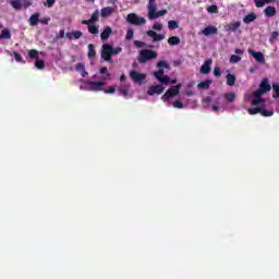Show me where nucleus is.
<instances>
[{"instance_id": "1", "label": "nucleus", "mask_w": 279, "mask_h": 279, "mask_svg": "<svg viewBox=\"0 0 279 279\" xmlns=\"http://www.w3.org/2000/svg\"><path fill=\"white\" fill-rule=\"evenodd\" d=\"M158 58V52L151 49H143L140 51L138 62L140 64H145L149 60H156Z\"/></svg>"}, {"instance_id": "2", "label": "nucleus", "mask_w": 279, "mask_h": 279, "mask_svg": "<svg viewBox=\"0 0 279 279\" xmlns=\"http://www.w3.org/2000/svg\"><path fill=\"white\" fill-rule=\"evenodd\" d=\"M87 84L88 86H93L90 90H104V93H106L107 95H112L117 93V87L114 86L109 87V89L104 88L102 86H106V82L89 81Z\"/></svg>"}, {"instance_id": "3", "label": "nucleus", "mask_w": 279, "mask_h": 279, "mask_svg": "<svg viewBox=\"0 0 279 279\" xmlns=\"http://www.w3.org/2000/svg\"><path fill=\"white\" fill-rule=\"evenodd\" d=\"M126 23H130V25L141 26L145 25V23H147V20H145V17L143 16H138L136 13H129L126 15Z\"/></svg>"}, {"instance_id": "4", "label": "nucleus", "mask_w": 279, "mask_h": 279, "mask_svg": "<svg viewBox=\"0 0 279 279\" xmlns=\"http://www.w3.org/2000/svg\"><path fill=\"white\" fill-rule=\"evenodd\" d=\"M180 90H182V84L170 87L161 97L162 101H169L171 97H178V95H180Z\"/></svg>"}, {"instance_id": "5", "label": "nucleus", "mask_w": 279, "mask_h": 279, "mask_svg": "<svg viewBox=\"0 0 279 279\" xmlns=\"http://www.w3.org/2000/svg\"><path fill=\"white\" fill-rule=\"evenodd\" d=\"M154 77L159 81L163 86H169L170 77L169 75H165V69L158 68V71L153 72Z\"/></svg>"}, {"instance_id": "6", "label": "nucleus", "mask_w": 279, "mask_h": 279, "mask_svg": "<svg viewBox=\"0 0 279 279\" xmlns=\"http://www.w3.org/2000/svg\"><path fill=\"white\" fill-rule=\"evenodd\" d=\"M101 58L106 62H110V60H112V46L110 44L102 45Z\"/></svg>"}, {"instance_id": "7", "label": "nucleus", "mask_w": 279, "mask_h": 279, "mask_svg": "<svg viewBox=\"0 0 279 279\" xmlns=\"http://www.w3.org/2000/svg\"><path fill=\"white\" fill-rule=\"evenodd\" d=\"M271 90V85L269 84L268 78H264L262 83L259 84V88L256 89V95H265V93H269Z\"/></svg>"}, {"instance_id": "8", "label": "nucleus", "mask_w": 279, "mask_h": 279, "mask_svg": "<svg viewBox=\"0 0 279 279\" xmlns=\"http://www.w3.org/2000/svg\"><path fill=\"white\" fill-rule=\"evenodd\" d=\"M130 77L135 84H143L147 80V74L138 73L136 71L130 72Z\"/></svg>"}, {"instance_id": "9", "label": "nucleus", "mask_w": 279, "mask_h": 279, "mask_svg": "<svg viewBox=\"0 0 279 279\" xmlns=\"http://www.w3.org/2000/svg\"><path fill=\"white\" fill-rule=\"evenodd\" d=\"M165 93V87L162 85H153L148 88L147 95H162Z\"/></svg>"}, {"instance_id": "10", "label": "nucleus", "mask_w": 279, "mask_h": 279, "mask_svg": "<svg viewBox=\"0 0 279 279\" xmlns=\"http://www.w3.org/2000/svg\"><path fill=\"white\" fill-rule=\"evenodd\" d=\"M146 34L153 38V43H160L165 40V35L156 33V31H147Z\"/></svg>"}, {"instance_id": "11", "label": "nucleus", "mask_w": 279, "mask_h": 279, "mask_svg": "<svg viewBox=\"0 0 279 279\" xmlns=\"http://www.w3.org/2000/svg\"><path fill=\"white\" fill-rule=\"evenodd\" d=\"M210 64H213V59H207L204 64L201 66V73L203 75H208L210 73L211 68Z\"/></svg>"}, {"instance_id": "12", "label": "nucleus", "mask_w": 279, "mask_h": 279, "mask_svg": "<svg viewBox=\"0 0 279 279\" xmlns=\"http://www.w3.org/2000/svg\"><path fill=\"white\" fill-rule=\"evenodd\" d=\"M157 8H158V4L156 3V0H148V3H147L148 14H147V16L153 17L154 12L157 10Z\"/></svg>"}, {"instance_id": "13", "label": "nucleus", "mask_w": 279, "mask_h": 279, "mask_svg": "<svg viewBox=\"0 0 279 279\" xmlns=\"http://www.w3.org/2000/svg\"><path fill=\"white\" fill-rule=\"evenodd\" d=\"M204 36H213L219 34V29L216 26L209 25L203 29Z\"/></svg>"}, {"instance_id": "14", "label": "nucleus", "mask_w": 279, "mask_h": 279, "mask_svg": "<svg viewBox=\"0 0 279 279\" xmlns=\"http://www.w3.org/2000/svg\"><path fill=\"white\" fill-rule=\"evenodd\" d=\"M65 36L69 40H80V37L84 36V33H82V31H73L71 33H66Z\"/></svg>"}, {"instance_id": "15", "label": "nucleus", "mask_w": 279, "mask_h": 279, "mask_svg": "<svg viewBox=\"0 0 279 279\" xmlns=\"http://www.w3.org/2000/svg\"><path fill=\"white\" fill-rule=\"evenodd\" d=\"M113 12H114V8L105 7L100 10V16H102V19H108V16H111Z\"/></svg>"}, {"instance_id": "16", "label": "nucleus", "mask_w": 279, "mask_h": 279, "mask_svg": "<svg viewBox=\"0 0 279 279\" xmlns=\"http://www.w3.org/2000/svg\"><path fill=\"white\" fill-rule=\"evenodd\" d=\"M28 23L32 27H36V25L40 23V13H34L33 15H31Z\"/></svg>"}, {"instance_id": "17", "label": "nucleus", "mask_w": 279, "mask_h": 279, "mask_svg": "<svg viewBox=\"0 0 279 279\" xmlns=\"http://www.w3.org/2000/svg\"><path fill=\"white\" fill-rule=\"evenodd\" d=\"M241 27V22H232L230 24L225 25L226 32H236Z\"/></svg>"}, {"instance_id": "18", "label": "nucleus", "mask_w": 279, "mask_h": 279, "mask_svg": "<svg viewBox=\"0 0 279 279\" xmlns=\"http://www.w3.org/2000/svg\"><path fill=\"white\" fill-rule=\"evenodd\" d=\"M248 53L250 56H253V58L258 62H265V54H263V52H256L252 49H248Z\"/></svg>"}, {"instance_id": "19", "label": "nucleus", "mask_w": 279, "mask_h": 279, "mask_svg": "<svg viewBox=\"0 0 279 279\" xmlns=\"http://www.w3.org/2000/svg\"><path fill=\"white\" fill-rule=\"evenodd\" d=\"M12 38V31L3 28L0 33V40H10Z\"/></svg>"}, {"instance_id": "20", "label": "nucleus", "mask_w": 279, "mask_h": 279, "mask_svg": "<svg viewBox=\"0 0 279 279\" xmlns=\"http://www.w3.org/2000/svg\"><path fill=\"white\" fill-rule=\"evenodd\" d=\"M255 98L252 100L251 106H259V104H264L265 99H263L262 95H257L256 90L253 92Z\"/></svg>"}, {"instance_id": "21", "label": "nucleus", "mask_w": 279, "mask_h": 279, "mask_svg": "<svg viewBox=\"0 0 279 279\" xmlns=\"http://www.w3.org/2000/svg\"><path fill=\"white\" fill-rule=\"evenodd\" d=\"M110 34H112V28L110 26H107L100 34L101 40H108V38H110Z\"/></svg>"}, {"instance_id": "22", "label": "nucleus", "mask_w": 279, "mask_h": 279, "mask_svg": "<svg viewBox=\"0 0 279 279\" xmlns=\"http://www.w3.org/2000/svg\"><path fill=\"white\" fill-rule=\"evenodd\" d=\"M76 71L82 75V77H86L88 75V72H86V66L84 63H77L76 64Z\"/></svg>"}, {"instance_id": "23", "label": "nucleus", "mask_w": 279, "mask_h": 279, "mask_svg": "<svg viewBox=\"0 0 279 279\" xmlns=\"http://www.w3.org/2000/svg\"><path fill=\"white\" fill-rule=\"evenodd\" d=\"M165 14H167V10H161V11L155 10L153 16L148 15V20L154 21L156 19H159V16H165Z\"/></svg>"}, {"instance_id": "24", "label": "nucleus", "mask_w": 279, "mask_h": 279, "mask_svg": "<svg viewBox=\"0 0 279 279\" xmlns=\"http://www.w3.org/2000/svg\"><path fill=\"white\" fill-rule=\"evenodd\" d=\"M276 7H267L265 10H264V14L265 16L267 17H271V16H276Z\"/></svg>"}, {"instance_id": "25", "label": "nucleus", "mask_w": 279, "mask_h": 279, "mask_svg": "<svg viewBox=\"0 0 279 279\" xmlns=\"http://www.w3.org/2000/svg\"><path fill=\"white\" fill-rule=\"evenodd\" d=\"M210 84H213L211 80H206L197 84V88H203L204 90H208L210 88Z\"/></svg>"}, {"instance_id": "26", "label": "nucleus", "mask_w": 279, "mask_h": 279, "mask_svg": "<svg viewBox=\"0 0 279 279\" xmlns=\"http://www.w3.org/2000/svg\"><path fill=\"white\" fill-rule=\"evenodd\" d=\"M236 84V76L234 74H227V86H234Z\"/></svg>"}, {"instance_id": "27", "label": "nucleus", "mask_w": 279, "mask_h": 279, "mask_svg": "<svg viewBox=\"0 0 279 279\" xmlns=\"http://www.w3.org/2000/svg\"><path fill=\"white\" fill-rule=\"evenodd\" d=\"M255 20H256V13H251V14L244 16L243 23H246V25H247L250 23H254Z\"/></svg>"}, {"instance_id": "28", "label": "nucleus", "mask_w": 279, "mask_h": 279, "mask_svg": "<svg viewBox=\"0 0 279 279\" xmlns=\"http://www.w3.org/2000/svg\"><path fill=\"white\" fill-rule=\"evenodd\" d=\"M168 44H169L171 47H175L177 45H180V37H178V36L169 37V38H168Z\"/></svg>"}, {"instance_id": "29", "label": "nucleus", "mask_w": 279, "mask_h": 279, "mask_svg": "<svg viewBox=\"0 0 279 279\" xmlns=\"http://www.w3.org/2000/svg\"><path fill=\"white\" fill-rule=\"evenodd\" d=\"M223 98L229 101L230 104L234 102V99H236V95L234 93H226L223 95Z\"/></svg>"}, {"instance_id": "30", "label": "nucleus", "mask_w": 279, "mask_h": 279, "mask_svg": "<svg viewBox=\"0 0 279 279\" xmlns=\"http://www.w3.org/2000/svg\"><path fill=\"white\" fill-rule=\"evenodd\" d=\"M88 58H95L97 56V51L95 50V45L89 44L88 45Z\"/></svg>"}, {"instance_id": "31", "label": "nucleus", "mask_w": 279, "mask_h": 279, "mask_svg": "<svg viewBox=\"0 0 279 279\" xmlns=\"http://www.w3.org/2000/svg\"><path fill=\"white\" fill-rule=\"evenodd\" d=\"M10 3L13 10H21V8H23V2H21V0H12Z\"/></svg>"}, {"instance_id": "32", "label": "nucleus", "mask_w": 279, "mask_h": 279, "mask_svg": "<svg viewBox=\"0 0 279 279\" xmlns=\"http://www.w3.org/2000/svg\"><path fill=\"white\" fill-rule=\"evenodd\" d=\"M28 58H31L32 60H38V58H39L38 50H36V49H31V50L28 51Z\"/></svg>"}, {"instance_id": "33", "label": "nucleus", "mask_w": 279, "mask_h": 279, "mask_svg": "<svg viewBox=\"0 0 279 279\" xmlns=\"http://www.w3.org/2000/svg\"><path fill=\"white\" fill-rule=\"evenodd\" d=\"M259 113L262 117H274V111H269L263 107L259 108Z\"/></svg>"}, {"instance_id": "34", "label": "nucleus", "mask_w": 279, "mask_h": 279, "mask_svg": "<svg viewBox=\"0 0 279 279\" xmlns=\"http://www.w3.org/2000/svg\"><path fill=\"white\" fill-rule=\"evenodd\" d=\"M157 69H171V66L167 61L160 60L157 62Z\"/></svg>"}, {"instance_id": "35", "label": "nucleus", "mask_w": 279, "mask_h": 279, "mask_svg": "<svg viewBox=\"0 0 279 279\" xmlns=\"http://www.w3.org/2000/svg\"><path fill=\"white\" fill-rule=\"evenodd\" d=\"M134 47H136L137 49H141L143 47H153L151 45H148L145 41H141V40H135L134 43Z\"/></svg>"}, {"instance_id": "36", "label": "nucleus", "mask_w": 279, "mask_h": 279, "mask_svg": "<svg viewBox=\"0 0 279 279\" xmlns=\"http://www.w3.org/2000/svg\"><path fill=\"white\" fill-rule=\"evenodd\" d=\"M278 36H279V33L278 31H274L270 35V38H269V43L271 45H274V43H276V40H278Z\"/></svg>"}, {"instance_id": "37", "label": "nucleus", "mask_w": 279, "mask_h": 279, "mask_svg": "<svg viewBox=\"0 0 279 279\" xmlns=\"http://www.w3.org/2000/svg\"><path fill=\"white\" fill-rule=\"evenodd\" d=\"M88 32L89 34H99V27L95 24L88 25Z\"/></svg>"}, {"instance_id": "38", "label": "nucleus", "mask_w": 279, "mask_h": 279, "mask_svg": "<svg viewBox=\"0 0 279 279\" xmlns=\"http://www.w3.org/2000/svg\"><path fill=\"white\" fill-rule=\"evenodd\" d=\"M168 27H169V29H178V27H180V25L178 24L177 21L170 20L168 22Z\"/></svg>"}, {"instance_id": "39", "label": "nucleus", "mask_w": 279, "mask_h": 279, "mask_svg": "<svg viewBox=\"0 0 279 279\" xmlns=\"http://www.w3.org/2000/svg\"><path fill=\"white\" fill-rule=\"evenodd\" d=\"M100 75H107L105 80H110V73H108V68L104 66L99 70Z\"/></svg>"}, {"instance_id": "40", "label": "nucleus", "mask_w": 279, "mask_h": 279, "mask_svg": "<svg viewBox=\"0 0 279 279\" xmlns=\"http://www.w3.org/2000/svg\"><path fill=\"white\" fill-rule=\"evenodd\" d=\"M35 66L36 69H39V71H43V69H45V62L43 60H36Z\"/></svg>"}, {"instance_id": "41", "label": "nucleus", "mask_w": 279, "mask_h": 279, "mask_svg": "<svg viewBox=\"0 0 279 279\" xmlns=\"http://www.w3.org/2000/svg\"><path fill=\"white\" fill-rule=\"evenodd\" d=\"M240 60H241V57H240L239 54H232V56L230 57V62H231L232 64L239 63Z\"/></svg>"}, {"instance_id": "42", "label": "nucleus", "mask_w": 279, "mask_h": 279, "mask_svg": "<svg viewBox=\"0 0 279 279\" xmlns=\"http://www.w3.org/2000/svg\"><path fill=\"white\" fill-rule=\"evenodd\" d=\"M89 21L92 23H96V21H99V11H95L93 14H92V17L89 19Z\"/></svg>"}, {"instance_id": "43", "label": "nucleus", "mask_w": 279, "mask_h": 279, "mask_svg": "<svg viewBox=\"0 0 279 279\" xmlns=\"http://www.w3.org/2000/svg\"><path fill=\"white\" fill-rule=\"evenodd\" d=\"M207 12L209 14H217L219 12V10L217 9V5L214 4V5H210L207 8Z\"/></svg>"}, {"instance_id": "44", "label": "nucleus", "mask_w": 279, "mask_h": 279, "mask_svg": "<svg viewBox=\"0 0 279 279\" xmlns=\"http://www.w3.org/2000/svg\"><path fill=\"white\" fill-rule=\"evenodd\" d=\"M272 89L275 90V94L272 95L274 99H278L279 98V85L274 84Z\"/></svg>"}, {"instance_id": "45", "label": "nucleus", "mask_w": 279, "mask_h": 279, "mask_svg": "<svg viewBox=\"0 0 279 279\" xmlns=\"http://www.w3.org/2000/svg\"><path fill=\"white\" fill-rule=\"evenodd\" d=\"M134 38V29L129 28L126 32L125 40H132Z\"/></svg>"}, {"instance_id": "46", "label": "nucleus", "mask_w": 279, "mask_h": 279, "mask_svg": "<svg viewBox=\"0 0 279 279\" xmlns=\"http://www.w3.org/2000/svg\"><path fill=\"white\" fill-rule=\"evenodd\" d=\"M247 112L248 114H258V112H260V107L248 108Z\"/></svg>"}, {"instance_id": "47", "label": "nucleus", "mask_w": 279, "mask_h": 279, "mask_svg": "<svg viewBox=\"0 0 279 279\" xmlns=\"http://www.w3.org/2000/svg\"><path fill=\"white\" fill-rule=\"evenodd\" d=\"M119 93L122 95V97H128V95H130V90L125 87L119 88Z\"/></svg>"}, {"instance_id": "48", "label": "nucleus", "mask_w": 279, "mask_h": 279, "mask_svg": "<svg viewBox=\"0 0 279 279\" xmlns=\"http://www.w3.org/2000/svg\"><path fill=\"white\" fill-rule=\"evenodd\" d=\"M210 101H213V98H210V96H207L203 99V106L205 108H208V106H210Z\"/></svg>"}, {"instance_id": "49", "label": "nucleus", "mask_w": 279, "mask_h": 279, "mask_svg": "<svg viewBox=\"0 0 279 279\" xmlns=\"http://www.w3.org/2000/svg\"><path fill=\"white\" fill-rule=\"evenodd\" d=\"M173 108L182 109L184 108V104L182 102V100H174Z\"/></svg>"}, {"instance_id": "50", "label": "nucleus", "mask_w": 279, "mask_h": 279, "mask_svg": "<svg viewBox=\"0 0 279 279\" xmlns=\"http://www.w3.org/2000/svg\"><path fill=\"white\" fill-rule=\"evenodd\" d=\"M254 3L257 8H264L265 5V0H254Z\"/></svg>"}, {"instance_id": "51", "label": "nucleus", "mask_w": 279, "mask_h": 279, "mask_svg": "<svg viewBox=\"0 0 279 279\" xmlns=\"http://www.w3.org/2000/svg\"><path fill=\"white\" fill-rule=\"evenodd\" d=\"M54 3H56V0H47V1L44 3V5H45L46 8H53Z\"/></svg>"}, {"instance_id": "52", "label": "nucleus", "mask_w": 279, "mask_h": 279, "mask_svg": "<svg viewBox=\"0 0 279 279\" xmlns=\"http://www.w3.org/2000/svg\"><path fill=\"white\" fill-rule=\"evenodd\" d=\"M215 77H221V69L219 66L214 68Z\"/></svg>"}, {"instance_id": "53", "label": "nucleus", "mask_w": 279, "mask_h": 279, "mask_svg": "<svg viewBox=\"0 0 279 279\" xmlns=\"http://www.w3.org/2000/svg\"><path fill=\"white\" fill-rule=\"evenodd\" d=\"M49 21H51V17L46 16L39 20V23H41V25H49Z\"/></svg>"}, {"instance_id": "54", "label": "nucleus", "mask_w": 279, "mask_h": 279, "mask_svg": "<svg viewBox=\"0 0 279 279\" xmlns=\"http://www.w3.org/2000/svg\"><path fill=\"white\" fill-rule=\"evenodd\" d=\"M13 56H14L16 62H23V57L19 52L14 51Z\"/></svg>"}, {"instance_id": "55", "label": "nucleus", "mask_w": 279, "mask_h": 279, "mask_svg": "<svg viewBox=\"0 0 279 279\" xmlns=\"http://www.w3.org/2000/svg\"><path fill=\"white\" fill-rule=\"evenodd\" d=\"M153 29H155V32H160V29H162V24L160 23H155L153 25Z\"/></svg>"}, {"instance_id": "56", "label": "nucleus", "mask_w": 279, "mask_h": 279, "mask_svg": "<svg viewBox=\"0 0 279 279\" xmlns=\"http://www.w3.org/2000/svg\"><path fill=\"white\" fill-rule=\"evenodd\" d=\"M121 51H123L121 47L112 48V56H117L121 53Z\"/></svg>"}, {"instance_id": "57", "label": "nucleus", "mask_w": 279, "mask_h": 279, "mask_svg": "<svg viewBox=\"0 0 279 279\" xmlns=\"http://www.w3.org/2000/svg\"><path fill=\"white\" fill-rule=\"evenodd\" d=\"M64 36H66V32L64 29H61L59 32V34L57 35V38L60 39V38H64Z\"/></svg>"}, {"instance_id": "58", "label": "nucleus", "mask_w": 279, "mask_h": 279, "mask_svg": "<svg viewBox=\"0 0 279 279\" xmlns=\"http://www.w3.org/2000/svg\"><path fill=\"white\" fill-rule=\"evenodd\" d=\"M22 5L25 8V10H27V8H29L32 5V2H29L27 0H23Z\"/></svg>"}, {"instance_id": "59", "label": "nucleus", "mask_w": 279, "mask_h": 279, "mask_svg": "<svg viewBox=\"0 0 279 279\" xmlns=\"http://www.w3.org/2000/svg\"><path fill=\"white\" fill-rule=\"evenodd\" d=\"M92 21L90 20H83L82 21V25H92Z\"/></svg>"}, {"instance_id": "60", "label": "nucleus", "mask_w": 279, "mask_h": 279, "mask_svg": "<svg viewBox=\"0 0 279 279\" xmlns=\"http://www.w3.org/2000/svg\"><path fill=\"white\" fill-rule=\"evenodd\" d=\"M211 109L214 112H219V107L217 105H213Z\"/></svg>"}, {"instance_id": "61", "label": "nucleus", "mask_w": 279, "mask_h": 279, "mask_svg": "<svg viewBox=\"0 0 279 279\" xmlns=\"http://www.w3.org/2000/svg\"><path fill=\"white\" fill-rule=\"evenodd\" d=\"M235 53H236V56H243V50H241V49H235Z\"/></svg>"}, {"instance_id": "62", "label": "nucleus", "mask_w": 279, "mask_h": 279, "mask_svg": "<svg viewBox=\"0 0 279 279\" xmlns=\"http://www.w3.org/2000/svg\"><path fill=\"white\" fill-rule=\"evenodd\" d=\"M120 82H125V74H122V75L120 76Z\"/></svg>"}, {"instance_id": "63", "label": "nucleus", "mask_w": 279, "mask_h": 279, "mask_svg": "<svg viewBox=\"0 0 279 279\" xmlns=\"http://www.w3.org/2000/svg\"><path fill=\"white\" fill-rule=\"evenodd\" d=\"M265 3H274L276 0H264Z\"/></svg>"}, {"instance_id": "64", "label": "nucleus", "mask_w": 279, "mask_h": 279, "mask_svg": "<svg viewBox=\"0 0 279 279\" xmlns=\"http://www.w3.org/2000/svg\"><path fill=\"white\" fill-rule=\"evenodd\" d=\"M175 82H178V81H175V80H171V78H170V81H169V83H168V84H175Z\"/></svg>"}]
</instances>
